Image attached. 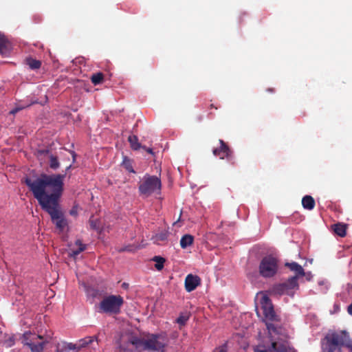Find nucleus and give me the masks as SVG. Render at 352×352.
I'll return each mask as SVG.
<instances>
[{
  "mask_svg": "<svg viewBox=\"0 0 352 352\" xmlns=\"http://www.w3.org/2000/svg\"><path fill=\"white\" fill-rule=\"evenodd\" d=\"M220 148L219 149H214L213 153L214 155L219 156L221 159H224L229 156L230 150L222 140H220Z\"/></svg>",
  "mask_w": 352,
  "mask_h": 352,
  "instance_id": "nucleus-13",
  "label": "nucleus"
},
{
  "mask_svg": "<svg viewBox=\"0 0 352 352\" xmlns=\"http://www.w3.org/2000/svg\"><path fill=\"white\" fill-rule=\"evenodd\" d=\"M303 276L305 277L307 280H311L313 277V275L310 272H305V275Z\"/></svg>",
  "mask_w": 352,
  "mask_h": 352,
  "instance_id": "nucleus-27",
  "label": "nucleus"
},
{
  "mask_svg": "<svg viewBox=\"0 0 352 352\" xmlns=\"http://www.w3.org/2000/svg\"><path fill=\"white\" fill-rule=\"evenodd\" d=\"M123 304V299L120 296H109L104 298L100 304V311L108 314H117Z\"/></svg>",
  "mask_w": 352,
  "mask_h": 352,
  "instance_id": "nucleus-7",
  "label": "nucleus"
},
{
  "mask_svg": "<svg viewBox=\"0 0 352 352\" xmlns=\"http://www.w3.org/2000/svg\"><path fill=\"white\" fill-rule=\"evenodd\" d=\"M348 312L352 316V303L348 307Z\"/></svg>",
  "mask_w": 352,
  "mask_h": 352,
  "instance_id": "nucleus-31",
  "label": "nucleus"
},
{
  "mask_svg": "<svg viewBox=\"0 0 352 352\" xmlns=\"http://www.w3.org/2000/svg\"><path fill=\"white\" fill-rule=\"evenodd\" d=\"M102 74L101 73H98L92 76L91 81L94 85H98L102 82Z\"/></svg>",
  "mask_w": 352,
  "mask_h": 352,
  "instance_id": "nucleus-24",
  "label": "nucleus"
},
{
  "mask_svg": "<svg viewBox=\"0 0 352 352\" xmlns=\"http://www.w3.org/2000/svg\"><path fill=\"white\" fill-rule=\"evenodd\" d=\"M302 204L304 208L312 210L314 208L315 201L311 196L306 195L302 199Z\"/></svg>",
  "mask_w": 352,
  "mask_h": 352,
  "instance_id": "nucleus-15",
  "label": "nucleus"
},
{
  "mask_svg": "<svg viewBox=\"0 0 352 352\" xmlns=\"http://www.w3.org/2000/svg\"><path fill=\"white\" fill-rule=\"evenodd\" d=\"M189 319L188 314H182L176 320V322L181 327L184 326Z\"/></svg>",
  "mask_w": 352,
  "mask_h": 352,
  "instance_id": "nucleus-20",
  "label": "nucleus"
},
{
  "mask_svg": "<svg viewBox=\"0 0 352 352\" xmlns=\"http://www.w3.org/2000/svg\"><path fill=\"white\" fill-rule=\"evenodd\" d=\"M11 50V43L5 37L3 34L0 33V53L2 55H7Z\"/></svg>",
  "mask_w": 352,
  "mask_h": 352,
  "instance_id": "nucleus-12",
  "label": "nucleus"
},
{
  "mask_svg": "<svg viewBox=\"0 0 352 352\" xmlns=\"http://www.w3.org/2000/svg\"><path fill=\"white\" fill-rule=\"evenodd\" d=\"M167 239V234L166 233H161L159 234H157L155 236V241L156 242L165 241Z\"/></svg>",
  "mask_w": 352,
  "mask_h": 352,
  "instance_id": "nucleus-25",
  "label": "nucleus"
},
{
  "mask_svg": "<svg viewBox=\"0 0 352 352\" xmlns=\"http://www.w3.org/2000/svg\"><path fill=\"white\" fill-rule=\"evenodd\" d=\"M334 232L340 236H344L346 234V226L344 224L338 223L333 226Z\"/></svg>",
  "mask_w": 352,
  "mask_h": 352,
  "instance_id": "nucleus-17",
  "label": "nucleus"
},
{
  "mask_svg": "<svg viewBox=\"0 0 352 352\" xmlns=\"http://www.w3.org/2000/svg\"><path fill=\"white\" fill-rule=\"evenodd\" d=\"M285 266L289 268V270L295 273V276L298 278L302 277L305 275V271L301 265L296 262L286 263Z\"/></svg>",
  "mask_w": 352,
  "mask_h": 352,
  "instance_id": "nucleus-11",
  "label": "nucleus"
},
{
  "mask_svg": "<svg viewBox=\"0 0 352 352\" xmlns=\"http://www.w3.org/2000/svg\"><path fill=\"white\" fill-rule=\"evenodd\" d=\"M126 168L129 171V172H134L132 167L131 166H126Z\"/></svg>",
  "mask_w": 352,
  "mask_h": 352,
  "instance_id": "nucleus-32",
  "label": "nucleus"
},
{
  "mask_svg": "<svg viewBox=\"0 0 352 352\" xmlns=\"http://www.w3.org/2000/svg\"><path fill=\"white\" fill-rule=\"evenodd\" d=\"M256 310L257 315L259 316L260 314H259V309H258V307H256Z\"/></svg>",
  "mask_w": 352,
  "mask_h": 352,
  "instance_id": "nucleus-34",
  "label": "nucleus"
},
{
  "mask_svg": "<svg viewBox=\"0 0 352 352\" xmlns=\"http://www.w3.org/2000/svg\"><path fill=\"white\" fill-rule=\"evenodd\" d=\"M297 280L296 276H293L289 278L286 283L276 285L274 288L275 292L292 296L295 292L298 289Z\"/></svg>",
  "mask_w": 352,
  "mask_h": 352,
  "instance_id": "nucleus-9",
  "label": "nucleus"
},
{
  "mask_svg": "<svg viewBox=\"0 0 352 352\" xmlns=\"http://www.w3.org/2000/svg\"><path fill=\"white\" fill-rule=\"evenodd\" d=\"M200 283L201 279L198 276L190 274L185 278V289L190 292L195 290Z\"/></svg>",
  "mask_w": 352,
  "mask_h": 352,
  "instance_id": "nucleus-10",
  "label": "nucleus"
},
{
  "mask_svg": "<svg viewBox=\"0 0 352 352\" xmlns=\"http://www.w3.org/2000/svg\"><path fill=\"white\" fill-rule=\"evenodd\" d=\"M193 242V236L190 234H186L183 236L180 240V245L182 248H186L192 245Z\"/></svg>",
  "mask_w": 352,
  "mask_h": 352,
  "instance_id": "nucleus-16",
  "label": "nucleus"
},
{
  "mask_svg": "<svg viewBox=\"0 0 352 352\" xmlns=\"http://www.w3.org/2000/svg\"><path fill=\"white\" fill-rule=\"evenodd\" d=\"M159 336L151 335L146 339L131 333L122 335L119 341L120 352H141L144 350L164 352V344L157 340Z\"/></svg>",
  "mask_w": 352,
  "mask_h": 352,
  "instance_id": "nucleus-3",
  "label": "nucleus"
},
{
  "mask_svg": "<svg viewBox=\"0 0 352 352\" xmlns=\"http://www.w3.org/2000/svg\"><path fill=\"white\" fill-rule=\"evenodd\" d=\"M162 184L160 179L156 176L146 175L139 186L142 195L148 197L153 193L160 192Z\"/></svg>",
  "mask_w": 352,
  "mask_h": 352,
  "instance_id": "nucleus-6",
  "label": "nucleus"
},
{
  "mask_svg": "<svg viewBox=\"0 0 352 352\" xmlns=\"http://www.w3.org/2000/svg\"><path fill=\"white\" fill-rule=\"evenodd\" d=\"M23 107H21V108H15L12 110L10 111V113L11 114H15L16 112H18L19 110L22 109Z\"/></svg>",
  "mask_w": 352,
  "mask_h": 352,
  "instance_id": "nucleus-29",
  "label": "nucleus"
},
{
  "mask_svg": "<svg viewBox=\"0 0 352 352\" xmlns=\"http://www.w3.org/2000/svg\"><path fill=\"white\" fill-rule=\"evenodd\" d=\"M70 214L72 215H76L77 214V208L76 207H74L71 210H70Z\"/></svg>",
  "mask_w": 352,
  "mask_h": 352,
  "instance_id": "nucleus-28",
  "label": "nucleus"
},
{
  "mask_svg": "<svg viewBox=\"0 0 352 352\" xmlns=\"http://www.w3.org/2000/svg\"><path fill=\"white\" fill-rule=\"evenodd\" d=\"M50 166L52 169H57L59 167V163L56 157L50 155Z\"/></svg>",
  "mask_w": 352,
  "mask_h": 352,
  "instance_id": "nucleus-23",
  "label": "nucleus"
},
{
  "mask_svg": "<svg viewBox=\"0 0 352 352\" xmlns=\"http://www.w3.org/2000/svg\"><path fill=\"white\" fill-rule=\"evenodd\" d=\"M256 300H259L261 310L271 337V344L267 349L256 346L254 349V352H296V350L283 338L284 336H279L281 330L272 324L273 322H277L278 318L268 296L264 293H259L256 296Z\"/></svg>",
  "mask_w": 352,
  "mask_h": 352,
  "instance_id": "nucleus-2",
  "label": "nucleus"
},
{
  "mask_svg": "<svg viewBox=\"0 0 352 352\" xmlns=\"http://www.w3.org/2000/svg\"><path fill=\"white\" fill-rule=\"evenodd\" d=\"M65 175L61 174H41L36 178L26 177L25 182L41 208L51 217L53 223L60 232L67 226L60 209L58 201L64 190Z\"/></svg>",
  "mask_w": 352,
  "mask_h": 352,
  "instance_id": "nucleus-1",
  "label": "nucleus"
},
{
  "mask_svg": "<svg viewBox=\"0 0 352 352\" xmlns=\"http://www.w3.org/2000/svg\"><path fill=\"white\" fill-rule=\"evenodd\" d=\"M27 63L31 69H38L41 66V62L34 59L29 58Z\"/></svg>",
  "mask_w": 352,
  "mask_h": 352,
  "instance_id": "nucleus-22",
  "label": "nucleus"
},
{
  "mask_svg": "<svg viewBox=\"0 0 352 352\" xmlns=\"http://www.w3.org/2000/svg\"><path fill=\"white\" fill-rule=\"evenodd\" d=\"M94 340V338L91 337L85 338L84 339H82L79 340V342L78 344L79 349L82 347H85L89 344L91 343Z\"/></svg>",
  "mask_w": 352,
  "mask_h": 352,
  "instance_id": "nucleus-21",
  "label": "nucleus"
},
{
  "mask_svg": "<svg viewBox=\"0 0 352 352\" xmlns=\"http://www.w3.org/2000/svg\"><path fill=\"white\" fill-rule=\"evenodd\" d=\"M327 348L324 352H341L342 347L346 346L349 352H352V342L346 335L333 333L326 337Z\"/></svg>",
  "mask_w": 352,
  "mask_h": 352,
  "instance_id": "nucleus-5",
  "label": "nucleus"
},
{
  "mask_svg": "<svg viewBox=\"0 0 352 352\" xmlns=\"http://www.w3.org/2000/svg\"><path fill=\"white\" fill-rule=\"evenodd\" d=\"M75 245L78 247V249H74V248H72L69 249L68 254L69 256L72 257H75L77 256L80 252L83 251L85 249V247L83 244H82L81 241L79 240H77L75 243Z\"/></svg>",
  "mask_w": 352,
  "mask_h": 352,
  "instance_id": "nucleus-14",
  "label": "nucleus"
},
{
  "mask_svg": "<svg viewBox=\"0 0 352 352\" xmlns=\"http://www.w3.org/2000/svg\"><path fill=\"white\" fill-rule=\"evenodd\" d=\"M67 347L70 350H76V349L78 350L79 349L78 344H74L72 343H69L67 345Z\"/></svg>",
  "mask_w": 352,
  "mask_h": 352,
  "instance_id": "nucleus-26",
  "label": "nucleus"
},
{
  "mask_svg": "<svg viewBox=\"0 0 352 352\" xmlns=\"http://www.w3.org/2000/svg\"><path fill=\"white\" fill-rule=\"evenodd\" d=\"M146 151H147L148 153H153L152 149H151V148H147V149H146Z\"/></svg>",
  "mask_w": 352,
  "mask_h": 352,
  "instance_id": "nucleus-33",
  "label": "nucleus"
},
{
  "mask_svg": "<svg viewBox=\"0 0 352 352\" xmlns=\"http://www.w3.org/2000/svg\"><path fill=\"white\" fill-rule=\"evenodd\" d=\"M131 147L133 150H138L141 147V144L138 142V138L135 135H130L128 138Z\"/></svg>",
  "mask_w": 352,
  "mask_h": 352,
  "instance_id": "nucleus-18",
  "label": "nucleus"
},
{
  "mask_svg": "<svg viewBox=\"0 0 352 352\" xmlns=\"http://www.w3.org/2000/svg\"><path fill=\"white\" fill-rule=\"evenodd\" d=\"M52 337V333L41 336L31 331H26L21 338V342L30 348L31 352H43L44 346L50 342ZM56 352L63 351L57 349Z\"/></svg>",
  "mask_w": 352,
  "mask_h": 352,
  "instance_id": "nucleus-4",
  "label": "nucleus"
},
{
  "mask_svg": "<svg viewBox=\"0 0 352 352\" xmlns=\"http://www.w3.org/2000/svg\"><path fill=\"white\" fill-rule=\"evenodd\" d=\"M214 352H225L224 347L217 348L214 350Z\"/></svg>",
  "mask_w": 352,
  "mask_h": 352,
  "instance_id": "nucleus-30",
  "label": "nucleus"
},
{
  "mask_svg": "<svg viewBox=\"0 0 352 352\" xmlns=\"http://www.w3.org/2000/svg\"><path fill=\"white\" fill-rule=\"evenodd\" d=\"M153 260L155 262V268L159 271L162 270L164 267L165 259L160 256H155Z\"/></svg>",
  "mask_w": 352,
  "mask_h": 352,
  "instance_id": "nucleus-19",
  "label": "nucleus"
},
{
  "mask_svg": "<svg viewBox=\"0 0 352 352\" xmlns=\"http://www.w3.org/2000/svg\"><path fill=\"white\" fill-rule=\"evenodd\" d=\"M278 271L277 259L272 256H265L261 261L259 272L263 277H272Z\"/></svg>",
  "mask_w": 352,
  "mask_h": 352,
  "instance_id": "nucleus-8",
  "label": "nucleus"
}]
</instances>
